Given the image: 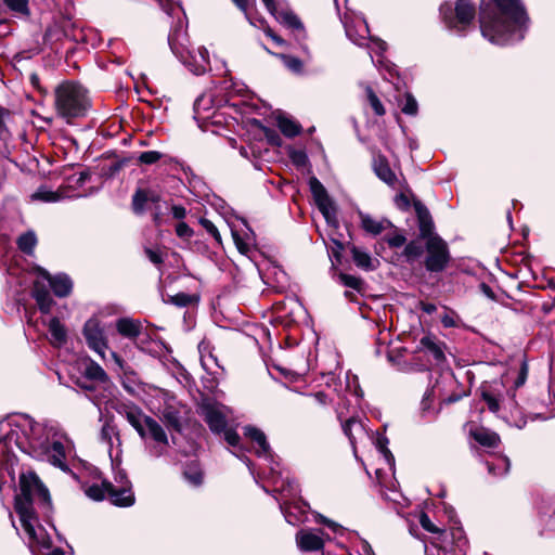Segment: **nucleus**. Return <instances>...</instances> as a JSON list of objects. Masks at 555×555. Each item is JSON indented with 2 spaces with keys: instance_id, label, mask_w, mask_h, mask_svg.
<instances>
[{
  "instance_id": "f257e3e1",
  "label": "nucleus",
  "mask_w": 555,
  "mask_h": 555,
  "mask_svg": "<svg viewBox=\"0 0 555 555\" xmlns=\"http://www.w3.org/2000/svg\"><path fill=\"white\" fill-rule=\"evenodd\" d=\"M9 433L0 438V456H3L12 443L30 456L51 463L63 472H68L66 453L72 441L56 424H41L28 415H21L9 422Z\"/></svg>"
},
{
  "instance_id": "f03ea898",
  "label": "nucleus",
  "mask_w": 555,
  "mask_h": 555,
  "mask_svg": "<svg viewBox=\"0 0 555 555\" xmlns=\"http://www.w3.org/2000/svg\"><path fill=\"white\" fill-rule=\"evenodd\" d=\"M21 492L15 496L14 508L20 518L21 537L27 540L35 555H65L61 547H53L51 535L35 513V505H49L50 494L44 485L34 474H23L20 478Z\"/></svg>"
},
{
  "instance_id": "7ed1b4c3",
  "label": "nucleus",
  "mask_w": 555,
  "mask_h": 555,
  "mask_svg": "<svg viewBox=\"0 0 555 555\" xmlns=\"http://www.w3.org/2000/svg\"><path fill=\"white\" fill-rule=\"evenodd\" d=\"M479 22L483 38L506 46L524 39L528 17L519 0H481Z\"/></svg>"
},
{
  "instance_id": "20e7f679",
  "label": "nucleus",
  "mask_w": 555,
  "mask_h": 555,
  "mask_svg": "<svg viewBox=\"0 0 555 555\" xmlns=\"http://www.w3.org/2000/svg\"><path fill=\"white\" fill-rule=\"evenodd\" d=\"M91 106L88 89L77 81L66 80L54 89V107L64 119L85 117Z\"/></svg>"
},
{
  "instance_id": "39448f33",
  "label": "nucleus",
  "mask_w": 555,
  "mask_h": 555,
  "mask_svg": "<svg viewBox=\"0 0 555 555\" xmlns=\"http://www.w3.org/2000/svg\"><path fill=\"white\" fill-rule=\"evenodd\" d=\"M181 15L182 14L176 16L178 23L168 35V43L172 53L191 73L202 75L207 70L209 65L208 52L204 47L190 49L186 44L188 39L184 34V23L181 20Z\"/></svg>"
},
{
  "instance_id": "423d86ee",
  "label": "nucleus",
  "mask_w": 555,
  "mask_h": 555,
  "mask_svg": "<svg viewBox=\"0 0 555 555\" xmlns=\"http://www.w3.org/2000/svg\"><path fill=\"white\" fill-rule=\"evenodd\" d=\"M50 288L55 296L66 297L72 293L73 282L64 273L51 275L48 271H40L38 280L34 283L33 297L42 313H49L54 305Z\"/></svg>"
},
{
  "instance_id": "0eeeda50",
  "label": "nucleus",
  "mask_w": 555,
  "mask_h": 555,
  "mask_svg": "<svg viewBox=\"0 0 555 555\" xmlns=\"http://www.w3.org/2000/svg\"><path fill=\"white\" fill-rule=\"evenodd\" d=\"M440 15L450 29L463 31L475 18V7L467 0H456L453 10L451 3L440 5Z\"/></svg>"
},
{
  "instance_id": "6e6552de",
  "label": "nucleus",
  "mask_w": 555,
  "mask_h": 555,
  "mask_svg": "<svg viewBox=\"0 0 555 555\" xmlns=\"http://www.w3.org/2000/svg\"><path fill=\"white\" fill-rule=\"evenodd\" d=\"M145 441V451L149 456L158 459L164 456L169 449V439L164 427L153 417L145 421L143 435H139Z\"/></svg>"
},
{
  "instance_id": "1a4fd4ad",
  "label": "nucleus",
  "mask_w": 555,
  "mask_h": 555,
  "mask_svg": "<svg viewBox=\"0 0 555 555\" xmlns=\"http://www.w3.org/2000/svg\"><path fill=\"white\" fill-rule=\"evenodd\" d=\"M345 30L347 37L357 46H367L370 49V55L373 60L372 53L377 55L386 51L387 44L385 41L378 38L370 37V29L365 21H358L356 24H345Z\"/></svg>"
},
{
  "instance_id": "9d476101",
  "label": "nucleus",
  "mask_w": 555,
  "mask_h": 555,
  "mask_svg": "<svg viewBox=\"0 0 555 555\" xmlns=\"http://www.w3.org/2000/svg\"><path fill=\"white\" fill-rule=\"evenodd\" d=\"M425 267L429 272H441L450 261L447 243L439 236H431L426 242Z\"/></svg>"
},
{
  "instance_id": "9b49d317",
  "label": "nucleus",
  "mask_w": 555,
  "mask_h": 555,
  "mask_svg": "<svg viewBox=\"0 0 555 555\" xmlns=\"http://www.w3.org/2000/svg\"><path fill=\"white\" fill-rule=\"evenodd\" d=\"M278 490L281 492L283 500L296 496L299 491L298 485L294 480L289 479L283 482L282 486L278 488ZM280 508L285 517V520L292 526H296L306 520L305 512L297 504H289L284 501L280 504Z\"/></svg>"
},
{
  "instance_id": "f8f14e48",
  "label": "nucleus",
  "mask_w": 555,
  "mask_h": 555,
  "mask_svg": "<svg viewBox=\"0 0 555 555\" xmlns=\"http://www.w3.org/2000/svg\"><path fill=\"white\" fill-rule=\"evenodd\" d=\"M498 386L499 385L495 383L494 385H485L481 387V398L487 403L489 411L499 414L501 410H508L512 417L519 414L520 412L517 409L514 395L502 397L499 392Z\"/></svg>"
},
{
  "instance_id": "ddd939ff",
  "label": "nucleus",
  "mask_w": 555,
  "mask_h": 555,
  "mask_svg": "<svg viewBox=\"0 0 555 555\" xmlns=\"http://www.w3.org/2000/svg\"><path fill=\"white\" fill-rule=\"evenodd\" d=\"M82 334L88 347L104 359L105 352L108 349V343L100 320L96 318L87 320Z\"/></svg>"
},
{
  "instance_id": "4468645a",
  "label": "nucleus",
  "mask_w": 555,
  "mask_h": 555,
  "mask_svg": "<svg viewBox=\"0 0 555 555\" xmlns=\"http://www.w3.org/2000/svg\"><path fill=\"white\" fill-rule=\"evenodd\" d=\"M309 188L319 210L328 223H334L336 221V208L324 185L315 177H311L309 179Z\"/></svg>"
},
{
  "instance_id": "2eb2a0df",
  "label": "nucleus",
  "mask_w": 555,
  "mask_h": 555,
  "mask_svg": "<svg viewBox=\"0 0 555 555\" xmlns=\"http://www.w3.org/2000/svg\"><path fill=\"white\" fill-rule=\"evenodd\" d=\"M326 539L330 537L322 529L302 528L296 533V544L301 552L322 550Z\"/></svg>"
},
{
  "instance_id": "dca6fc26",
  "label": "nucleus",
  "mask_w": 555,
  "mask_h": 555,
  "mask_svg": "<svg viewBox=\"0 0 555 555\" xmlns=\"http://www.w3.org/2000/svg\"><path fill=\"white\" fill-rule=\"evenodd\" d=\"M120 485L115 486L111 482V485H106L108 487V500L112 504L119 507H129L134 504V494L131 490L130 482L126 479V476L119 475Z\"/></svg>"
},
{
  "instance_id": "f3484780",
  "label": "nucleus",
  "mask_w": 555,
  "mask_h": 555,
  "mask_svg": "<svg viewBox=\"0 0 555 555\" xmlns=\"http://www.w3.org/2000/svg\"><path fill=\"white\" fill-rule=\"evenodd\" d=\"M201 415L204 417L212 433L221 434L227 428L224 406L205 403L201 406Z\"/></svg>"
},
{
  "instance_id": "a211bd4d",
  "label": "nucleus",
  "mask_w": 555,
  "mask_h": 555,
  "mask_svg": "<svg viewBox=\"0 0 555 555\" xmlns=\"http://www.w3.org/2000/svg\"><path fill=\"white\" fill-rule=\"evenodd\" d=\"M415 353H424L436 364H440L446 360L443 344L430 334L420 339Z\"/></svg>"
},
{
  "instance_id": "6ab92c4d",
  "label": "nucleus",
  "mask_w": 555,
  "mask_h": 555,
  "mask_svg": "<svg viewBox=\"0 0 555 555\" xmlns=\"http://www.w3.org/2000/svg\"><path fill=\"white\" fill-rule=\"evenodd\" d=\"M241 223L243 228L231 227V233L238 251L243 255H248L256 244V237L254 231L244 219L241 220Z\"/></svg>"
},
{
  "instance_id": "aec40b11",
  "label": "nucleus",
  "mask_w": 555,
  "mask_h": 555,
  "mask_svg": "<svg viewBox=\"0 0 555 555\" xmlns=\"http://www.w3.org/2000/svg\"><path fill=\"white\" fill-rule=\"evenodd\" d=\"M243 434L255 443V452L259 457H264L266 460L272 457L271 448L263 431L254 426H245Z\"/></svg>"
},
{
  "instance_id": "412c9836",
  "label": "nucleus",
  "mask_w": 555,
  "mask_h": 555,
  "mask_svg": "<svg viewBox=\"0 0 555 555\" xmlns=\"http://www.w3.org/2000/svg\"><path fill=\"white\" fill-rule=\"evenodd\" d=\"M118 412L126 417L138 435H143L145 421L151 418V416L145 415L143 411L134 404H122Z\"/></svg>"
},
{
  "instance_id": "4be33fe9",
  "label": "nucleus",
  "mask_w": 555,
  "mask_h": 555,
  "mask_svg": "<svg viewBox=\"0 0 555 555\" xmlns=\"http://www.w3.org/2000/svg\"><path fill=\"white\" fill-rule=\"evenodd\" d=\"M359 218L362 229L373 236H377L386 230L396 229L392 222L386 218L376 219L364 212H359Z\"/></svg>"
},
{
  "instance_id": "5701e85b",
  "label": "nucleus",
  "mask_w": 555,
  "mask_h": 555,
  "mask_svg": "<svg viewBox=\"0 0 555 555\" xmlns=\"http://www.w3.org/2000/svg\"><path fill=\"white\" fill-rule=\"evenodd\" d=\"M373 169L376 176L389 186H395L397 177L391 170L387 158L383 155H376L373 159Z\"/></svg>"
},
{
  "instance_id": "b1692460",
  "label": "nucleus",
  "mask_w": 555,
  "mask_h": 555,
  "mask_svg": "<svg viewBox=\"0 0 555 555\" xmlns=\"http://www.w3.org/2000/svg\"><path fill=\"white\" fill-rule=\"evenodd\" d=\"M341 427H343L344 434L348 437V439L353 448L358 440H361L362 438H364L366 436V431H365L363 424L354 417H350V418L346 420L345 422H341Z\"/></svg>"
},
{
  "instance_id": "393cba45",
  "label": "nucleus",
  "mask_w": 555,
  "mask_h": 555,
  "mask_svg": "<svg viewBox=\"0 0 555 555\" xmlns=\"http://www.w3.org/2000/svg\"><path fill=\"white\" fill-rule=\"evenodd\" d=\"M117 332L125 338L135 339L141 334V323L131 318H120L116 321Z\"/></svg>"
},
{
  "instance_id": "a878e982",
  "label": "nucleus",
  "mask_w": 555,
  "mask_h": 555,
  "mask_svg": "<svg viewBox=\"0 0 555 555\" xmlns=\"http://www.w3.org/2000/svg\"><path fill=\"white\" fill-rule=\"evenodd\" d=\"M50 343L55 347H61L66 344L67 331L57 318H52L48 324Z\"/></svg>"
},
{
  "instance_id": "bb28decb",
  "label": "nucleus",
  "mask_w": 555,
  "mask_h": 555,
  "mask_svg": "<svg viewBox=\"0 0 555 555\" xmlns=\"http://www.w3.org/2000/svg\"><path fill=\"white\" fill-rule=\"evenodd\" d=\"M198 352L201 356V364L203 369L208 373H214L212 370L218 367L217 358L212 354L210 344L202 340L198 344Z\"/></svg>"
},
{
  "instance_id": "cd10ccee",
  "label": "nucleus",
  "mask_w": 555,
  "mask_h": 555,
  "mask_svg": "<svg viewBox=\"0 0 555 555\" xmlns=\"http://www.w3.org/2000/svg\"><path fill=\"white\" fill-rule=\"evenodd\" d=\"M224 435V440L233 448H235V451H233V454L246 463L248 468L251 470L250 467V460L245 455L243 447L240 444L241 438L238 434L232 429H224L222 431Z\"/></svg>"
},
{
  "instance_id": "c85d7f7f",
  "label": "nucleus",
  "mask_w": 555,
  "mask_h": 555,
  "mask_svg": "<svg viewBox=\"0 0 555 555\" xmlns=\"http://www.w3.org/2000/svg\"><path fill=\"white\" fill-rule=\"evenodd\" d=\"M183 477L191 486L198 487L202 485L203 472L197 461H191L185 464Z\"/></svg>"
},
{
  "instance_id": "c756f323",
  "label": "nucleus",
  "mask_w": 555,
  "mask_h": 555,
  "mask_svg": "<svg viewBox=\"0 0 555 555\" xmlns=\"http://www.w3.org/2000/svg\"><path fill=\"white\" fill-rule=\"evenodd\" d=\"M474 439L483 447L494 448L500 442V437L486 428H477L472 431Z\"/></svg>"
},
{
  "instance_id": "7c9ffc66",
  "label": "nucleus",
  "mask_w": 555,
  "mask_h": 555,
  "mask_svg": "<svg viewBox=\"0 0 555 555\" xmlns=\"http://www.w3.org/2000/svg\"><path fill=\"white\" fill-rule=\"evenodd\" d=\"M157 202L158 196L146 190H138L132 197V207L135 214H142L145 209L146 203Z\"/></svg>"
},
{
  "instance_id": "2f4dec72",
  "label": "nucleus",
  "mask_w": 555,
  "mask_h": 555,
  "mask_svg": "<svg viewBox=\"0 0 555 555\" xmlns=\"http://www.w3.org/2000/svg\"><path fill=\"white\" fill-rule=\"evenodd\" d=\"M351 253L357 267L366 271H373L376 268L375 262L377 260H373L369 253L357 247H353Z\"/></svg>"
},
{
  "instance_id": "473e14b6",
  "label": "nucleus",
  "mask_w": 555,
  "mask_h": 555,
  "mask_svg": "<svg viewBox=\"0 0 555 555\" xmlns=\"http://www.w3.org/2000/svg\"><path fill=\"white\" fill-rule=\"evenodd\" d=\"M488 472L493 476H503L509 470V460L506 456L499 455L493 461H487Z\"/></svg>"
},
{
  "instance_id": "72a5a7b5",
  "label": "nucleus",
  "mask_w": 555,
  "mask_h": 555,
  "mask_svg": "<svg viewBox=\"0 0 555 555\" xmlns=\"http://www.w3.org/2000/svg\"><path fill=\"white\" fill-rule=\"evenodd\" d=\"M279 22L286 25L289 28L295 30H299L305 35L304 26L300 20L291 11H279L276 9V14L273 15Z\"/></svg>"
},
{
  "instance_id": "f704fd0d",
  "label": "nucleus",
  "mask_w": 555,
  "mask_h": 555,
  "mask_svg": "<svg viewBox=\"0 0 555 555\" xmlns=\"http://www.w3.org/2000/svg\"><path fill=\"white\" fill-rule=\"evenodd\" d=\"M63 198H64V196L60 192L52 191L46 186L39 188L31 195L33 201H40V202H44V203H56V202L62 201Z\"/></svg>"
},
{
  "instance_id": "c9c22d12",
  "label": "nucleus",
  "mask_w": 555,
  "mask_h": 555,
  "mask_svg": "<svg viewBox=\"0 0 555 555\" xmlns=\"http://www.w3.org/2000/svg\"><path fill=\"white\" fill-rule=\"evenodd\" d=\"M106 485H111L109 481H102L101 485L93 483L86 488L85 493L88 498L94 501H102L104 499H108V487Z\"/></svg>"
},
{
  "instance_id": "e433bc0d",
  "label": "nucleus",
  "mask_w": 555,
  "mask_h": 555,
  "mask_svg": "<svg viewBox=\"0 0 555 555\" xmlns=\"http://www.w3.org/2000/svg\"><path fill=\"white\" fill-rule=\"evenodd\" d=\"M278 126L281 132L288 138L297 135L301 129L299 124L285 116L278 118Z\"/></svg>"
},
{
  "instance_id": "4c0bfd02",
  "label": "nucleus",
  "mask_w": 555,
  "mask_h": 555,
  "mask_svg": "<svg viewBox=\"0 0 555 555\" xmlns=\"http://www.w3.org/2000/svg\"><path fill=\"white\" fill-rule=\"evenodd\" d=\"M85 376L90 380H98L101 383H105L108 379V376L102 369V366L94 361H90L87 364L85 370Z\"/></svg>"
},
{
  "instance_id": "58836bf2",
  "label": "nucleus",
  "mask_w": 555,
  "mask_h": 555,
  "mask_svg": "<svg viewBox=\"0 0 555 555\" xmlns=\"http://www.w3.org/2000/svg\"><path fill=\"white\" fill-rule=\"evenodd\" d=\"M37 244V236L34 231H27L17 238L18 248L25 254H33Z\"/></svg>"
},
{
  "instance_id": "ea45409f",
  "label": "nucleus",
  "mask_w": 555,
  "mask_h": 555,
  "mask_svg": "<svg viewBox=\"0 0 555 555\" xmlns=\"http://www.w3.org/2000/svg\"><path fill=\"white\" fill-rule=\"evenodd\" d=\"M388 439L386 437H379L376 440V448L388 464L389 468L392 469L395 466V457L390 450L387 448Z\"/></svg>"
},
{
  "instance_id": "a19ab883",
  "label": "nucleus",
  "mask_w": 555,
  "mask_h": 555,
  "mask_svg": "<svg viewBox=\"0 0 555 555\" xmlns=\"http://www.w3.org/2000/svg\"><path fill=\"white\" fill-rule=\"evenodd\" d=\"M276 57L283 61L285 67H287L291 72L299 74L302 70V62L295 56L286 55V54H274Z\"/></svg>"
},
{
  "instance_id": "79ce46f5",
  "label": "nucleus",
  "mask_w": 555,
  "mask_h": 555,
  "mask_svg": "<svg viewBox=\"0 0 555 555\" xmlns=\"http://www.w3.org/2000/svg\"><path fill=\"white\" fill-rule=\"evenodd\" d=\"M423 251V245L420 242L412 241L405 245L403 254L408 261H413L414 259L422 256Z\"/></svg>"
},
{
  "instance_id": "37998d69",
  "label": "nucleus",
  "mask_w": 555,
  "mask_h": 555,
  "mask_svg": "<svg viewBox=\"0 0 555 555\" xmlns=\"http://www.w3.org/2000/svg\"><path fill=\"white\" fill-rule=\"evenodd\" d=\"M163 10L169 16H179L183 14V10L181 5L177 2V0H157Z\"/></svg>"
},
{
  "instance_id": "c03bdc74",
  "label": "nucleus",
  "mask_w": 555,
  "mask_h": 555,
  "mask_svg": "<svg viewBox=\"0 0 555 555\" xmlns=\"http://www.w3.org/2000/svg\"><path fill=\"white\" fill-rule=\"evenodd\" d=\"M366 93H367L369 103H370L371 107L373 108V111L375 112V114L378 116H383L385 114V108H384L382 102L379 101V99L377 98V95L372 90V88L367 87Z\"/></svg>"
},
{
  "instance_id": "a18cd8bd",
  "label": "nucleus",
  "mask_w": 555,
  "mask_h": 555,
  "mask_svg": "<svg viewBox=\"0 0 555 555\" xmlns=\"http://www.w3.org/2000/svg\"><path fill=\"white\" fill-rule=\"evenodd\" d=\"M4 3L11 11L26 15L29 13L28 0H4Z\"/></svg>"
},
{
  "instance_id": "49530a36",
  "label": "nucleus",
  "mask_w": 555,
  "mask_h": 555,
  "mask_svg": "<svg viewBox=\"0 0 555 555\" xmlns=\"http://www.w3.org/2000/svg\"><path fill=\"white\" fill-rule=\"evenodd\" d=\"M163 421L166 423L168 428L180 430V418L177 412L167 410L164 411Z\"/></svg>"
},
{
  "instance_id": "de8ad7c7",
  "label": "nucleus",
  "mask_w": 555,
  "mask_h": 555,
  "mask_svg": "<svg viewBox=\"0 0 555 555\" xmlns=\"http://www.w3.org/2000/svg\"><path fill=\"white\" fill-rule=\"evenodd\" d=\"M418 105L414 96L410 93L405 94L404 104L401 107V111L406 114L414 116L417 114Z\"/></svg>"
},
{
  "instance_id": "09e8293b",
  "label": "nucleus",
  "mask_w": 555,
  "mask_h": 555,
  "mask_svg": "<svg viewBox=\"0 0 555 555\" xmlns=\"http://www.w3.org/2000/svg\"><path fill=\"white\" fill-rule=\"evenodd\" d=\"M236 8L243 12L245 18L248 21V23L253 26H257L254 20L250 17L248 9L250 5L254 4V0H231Z\"/></svg>"
},
{
  "instance_id": "8fccbe9b",
  "label": "nucleus",
  "mask_w": 555,
  "mask_h": 555,
  "mask_svg": "<svg viewBox=\"0 0 555 555\" xmlns=\"http://www.w3.org/2000/svg\"><path fill=\"white\" fill-rule=\"evenodd\" d=\"M418 229H420V235L423 238L428 240L429 237L435 236L433 234L434 223H433L431 217L428 219L418 221Z\"/></svg>"
},
{
  "instance_id": "3c124183",
  "label": "nucleus",
  "mask_w": 555,
  "mask_h": 555,
  "mask_svg": "<svg viewBox=\"0 0 555 555\" xmlns=\"http://www.w3.org/2000/svg\"><path fill=\"white\" fill-rule=\"evenodd\" d=\"M162 158V154L157 151H146L140 154L139 160L142 164L152 165Z\"/></svg>"
},
{
  "instance_id": "603ef678",
  "label": "nucleus",
  "mask_w": 555,
  "mask_h": 555,
  "mask_svg": "<svg viewBox=\"0 0 555 555\" xmlns=\"http://www.w3.org/2000/svg\"><path fill=\"white\" fill-rule=\"evenodd\" d=\"M386 242L390 247L399 248L405 244L406 238L402 233L395 231L386 237Z\"/></svg>"
},
{
  "instance_id": "864d4df0",
  "label": "nucleus",
  "mask_w": 555,
  "mask_h": 555,
  "mask_svg": "<svg viewBox=\"0 0 555 555\" xmlns=\"http://www.w3.org/2000/svg\"><path fill=\"white\" fill-rule=\"evenodd\" d=\"M339 279H340V282L345 286L353 288V289H360V287L362 285V281L359 278L354 276V275L341 273L339 275Z\"/></svg>"
},
{
  "instance_id": "5fc2aeb1",
  "label": "nucleus",
  "mask_w": 555,
  "mask_h": 555,
  "mask_svg": "<svg viewBox=\"0 0 555 555\" xmlns=\"http://www.w3.org/2000/svg\"><path fill=\"white\" fill-rule=\"evenodd\" d=\"M201 224L203 225V228L217 241V242H220L221 241V236H220V233L217 229V227L214 224L212 221L208 220V219H205V218H202L201 219Z\"/></svg>"
},
{
  "instance_id": "6e6d98bb",
  "label": "nucleus",
  "mask_w": 555,
  "mask_h": 555,
  "mask_svg": "<svg viewBox=\"0 0 555 555\" xmlns=\"http://www.w3.org/2000/svg\"><path fill=\"white\" fill-rule=\"evenodd\" d=\"M528 376V365L525 361L521 362L518 375L514 382L515 388L522 386L526 383Z\"/></svg>"
},
{
  "instance_id": "4d7b16f0",
  "label": "nucleus",
  "mask_w": 555,
  "mask_h": 555,
  "mask_svg": "<svg viewBox=\"0 0 555 555\" xmlns=\"http://www.w3.org/2000/svg\"><path fill=\"white\" fill-rule=\"evenodd\" d=\"M349 555H375L371 545L365 540H361L354 553H350Z\"/></svg>"
},
{
  "instance_id": "13d9d810",
  "label": "nucleus",
  "mask_w": 555,
  "mask_h": 555,
  "mask_svg": "<svg viewBox=\"0 0 555 555\" xmlns=\"http://www.w3.org/2000/svg\"><path fill=\"white\" fill-rule=\"evenodd\" d=\"M176 233L181 238H190L194 232L185 222L181 221L176 227Z\"/></svg>"
},
{
  "instance_id": "bf43d9fd",
  "label": "nucleus",
  "mask_w": 555,
  "mask_h": 555,
  "mask_svg": "<svg viewBox=\"0 0 555 555\" xmlns=\"http://www.w3.org/2000/svg\"><path fill=\"white\" fill-rule=\"evenodd\" d=\"M191 301V296L184 293H179L171 298V302L178 307H186Z\"/></svg>"
},
{
  "instance_id": "052dcab7",
  "label": "nucleus",
  "mask_w": 555,
  "mask_h": 555,
  "mask_svg": "<svg viewBox=\"0 0 555 555\" xmlns=\"http://www.w3.org/2000/svg\"><path fill=\"white\" fill-rule=\"evenodd\" d=\"M420 522L422 527L429 532H438L439 529L433 524L427 514L422 513L420 516Z\"/></svg>"
},
{
  "instance_id": "680f3d73",
  "label": "nucleus",
  "mask_w": 555,
  "mask_h": 555,
  "mask_svg": "<svg viewBox=\"0 0 555 555\" xmlns=\"http://www.w3.org/2000/svg\"><path fill=\"white\" fill-rule=\"evenodd\" d=\"M145 254L154 264H160L163 262V256L158 249L145 248Z\"/></svg>"
},
{
  "instance_id": "e2e57ef3",
  "label": "nucleus",
  "mask_w": 555,
  "mask_h": 555,
  "mask_svg": "<svg viewBox=\"0 0 555 555\" xmlns=\"http://www.w3.org/2000/svg\"><path fill=\"white\" fill-rule=\"evenodd\" d=\"M414 208H415L418 221L430 218V214H429L428 209L421 202H416L414 204Z\"/></svg>"
},
{
  "instance_id": "0e129e2a",
  "label": "nucleus",
  "mask_w": 555,
  "mask_h": 555,
  "mask_svg": "<svg viewBox=\"0 0 555 555\" xmlns=\"http://www.w3.org/2000/svg\"><path fill=\"white\" fill-rule=\"evenodd\" d=\"M311 400H313V402L315 404H319V405H326L330 400H328V397L327 395H325L324 392L322 391H318L315 393H311L308 396Z\"/></svg>"
},
{
  "instance_id": "69168bd1",
  "label": "nucleus",
  "mask_w": 555,
  "mask_h": 555,
  "mask_svg": "<svg viewBox=\"0 0 555 555\" xmlns=\"http://www.w3.org/2000/svg\"><path fill=\"white\" fill-rule=\"evenodd\" d=\"M115 434H116V431H115V428L113 426H111L108 424H105L102 427V430H101L102 439L105 440L108 444H112V437Z\"/></svg>"
},
{
  "instance_id": "338daca9",
  "label": "nucleus",
  "mask_w": 555,
  "mask_h": 555,
  "mask_svg": "<svg viewBox=\"0 0 555 555\" xmlns=\"http://www.w3.org/2000/svg\"><path fill=\"white\" fill-rule=\"evenodd\" d=\"M171 214L175 219L182 220L186 216V209L181 205H173L171 207Z\"/></svg>"
},
{
  "instance_id": "774afa93",
  "label": "nucleus",
  "mask_w": 555,
  "mask_h": 555,
  "mask_svg": "<svg viewBox=\"0 0 555 555\" xmlns=\"http://www.w3.org/2000/svg\"><path fill=\"white\" fill-rule=\"evenodd\" d=\"M293 162L298 166H304L308 162V157L304 152H294L292 154Z\"/></svg>"
}]
</instances>
